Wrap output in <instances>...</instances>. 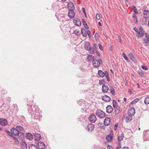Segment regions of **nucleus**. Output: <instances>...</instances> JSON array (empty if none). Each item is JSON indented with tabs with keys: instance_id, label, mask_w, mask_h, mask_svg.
Here are the masks:
<instances>
[{
	"instance_id": "nucleus-1",
	"label": "nucleus",
	"mask_w": 149,
	"mask_h": 149,
	"mask_svg": "<svg viewBox=\"0 0 149 149\" xmlns=\"http://www.w3.org/2000/svg\"><path fill=\"white\" fill-rule=\"evenodd\" d=\"M102 62L101 59H99L98 60L93 59L92 61L93 65L95 68H97L100 66V64L102 63Z\"/></svg>"
},
{
	"instance_id": "nucleus-2",
	"label": "nucleus",
	"mask_w": 149,
	"mask_h": 149,
	"mask_svg": "<svg viewBox=\"0 0 149 149\" xmlns=\"http://www.w3.org/2000/svg\"><path fill=\"white\" fill-rule=\"evenodd\" d=\"M142 10L143 12L144 17L145 20H148L149 19V11L146 6H144Z\"/></svg>"
},
{
	"instance_id": "nucleus-3",
	"label": "nucleus",
	"mask_w": 149,
	"mask_h": 149,
	"mask_svg": "<svg viewBox=\"0 0 149 149\" xmlns=\"http://www.w3.org/2000/svg\"><path fill=\"white\" fill-rule=\"evenodd\" d=\"M145 33L142 27H140L139 28L138 31H137L136 33V36L137 38H139L141 37H142L144 36Z\"/></svg>"
},
{
	"instance_id": "nucleus-4",
	"label": "nucleus",
	"mask_w": 149,
	"mask_h": 149,
	"mask_svg": "<svg viewBox=\"0 0 149 149\" xmlns=\"http://www.w3.org/2000/svg\"><path fill=\"white\" fill-rule=\"evenodd\" d=\"M95 114L98 117L101 118H104L105 115V113L100 110H97Z\"/></svg>"
},
{
	"instance_id": "nucleus-5",
	"label": "nucleus",
	"mask_w": 149,
	"mask_h": 149,
	"mask_svg": "<svg viewBox=\"0 0 149 149\" xmlns=\"http://www.w3.org/2000/svg\"><path fill=\"white\" fill-rule=\"evenodd\" d=\"M94 128V125L93 124L90 123L88 124L86 126V130L89 132H91L92 131Z\"/></svg>"
},
{
	"instance_id": "nucleus-6",
	"label": "nucleus",
	"mask_w": 149,
	"mask_h": 149,
	"mask_svg": "<svg viewBox=\"0 0 149 149\" xmlns=\"http://www.w3.org/2000/svg\"><path fill=\"white\" fill-rule=\"evenodd\" d=\"M89 120L92 123H94L96 120V116L94 114L91 115L88 118Z\"/></svg>"
},
{
	"instance_id": "nucleus-7",
	"label": "nucleus",
	"mask_w": 149,
	"mask_h": 149,
	"mask_svg": "<svg viewBox=\"0 0 149 149\" xmlns=\"http://www.w3.org/2000/svg\"><path fill=\"white\" fill-rule=\"evenodd\" d=\"M74 10L70 9L68 10V15L70 18H73L75 16V14Z\"/></svg>"
},
{
	"instance_id": "nucleus-8",
	"label": "nucleus",
	"mask_w": 149,
	"mask_h": 149,
	"mask_svg": "<svg viewBox=\"0 0 149 149\" xmlns=\"http://www.w3.org/2000/svg\"><path fill=\"white\" fill-rule=\"evenodd\" d=\"M38 148L39 149H45V145L43 142L42 141H39L38 143Z\"/></svg>"
},
{
	"instance_id": "nucleus-9",
	"label": "nucleus",
	"mask_w": 149,
	"mask_h": 149,
	"mask_svg": "<svg viewBox=\"0 0 149 149\" xmlns=\"http://www.w3.org/2000/svg\"><path fill=\"white\" fill-rule=\"evenodd\" d=\"M8 124V121L5 119L3 118H0V124L1 125L4 126Z\"/></svg>"
},
{
	"instance_id": "nucleus-10",
	"label": "nucleus",
	"mask_w": 149,
	"mask_h": 149,
	"mask_svg": "<svg viewBox=\"0 0 149 149\" xmlns=\"http://www.w3.org/2000/svg\"><path fill=\"white\" fill-rule=\"evenodd\" d=\"M11 132L12 134L15 136H18L19 133L17 129L14 128H13L11 129Z\"/></svg>"
},
{
	"instance_id": "nucleus-11",
	"label": "nucleus",
	"mask_w": 149,
	"mask_h": 149,
	"mask_svg": "<svg viewBox=\"0 0 149 149\" xmlns=\"http://www.w3.org/2000/svg\"><path fill=\"white\" fill-rule=\"evenodd\" d=\"M109 89L108 86L105 84H103L102 86V91L103 93H107Z\"/></svg>"
},
{
	"instance_id": "nucleus-12",
	"label": "nucleus",
	"mask_w": 149,
	"mask_h": 149,
	"mask_svg": "<svg viewBox=\"0 0 149 149\" xmlns=\"http://www.w3.org/2000/svg\"><path fill=\"white\" fill-rule=\"evenodd\" d=\"M102 99L104 101L108 102L110 101L111 98L109 97L106 95L102 97Z\"/></svg>"
},
{
	"instance_id": "nucleus-13",
	"label": "nucleus",
	"mask_w": 149,
	"mask_h": 149,
	"mask_svg": "<svg viewBox=\"0 0 149 149\" xmlns=\"http://www.w3.org/2000/svg\"><path fill=\"white\" fill-rule=\"evenodd\" d=\"M110 119L109 117H106L104 120V124L105 126H108L110 123Z\"/></svg>"
},
{
	"instance_id": "nucleus-14",
	"label": "nucleus",
	"mask_w": 149,
	"mask_h": 149,
	"mask_svg": "<svg viewBox=\"0 0 149 149\" xmlns=\"http://www.w3.org/2000/svg\"><path fill=\"white\" fill-rule=\"evenodd\" d=\"M68 10H74L75 7L73 3L72 2H70L68 4Z\"/></svg>"
},
{
	"instance_id": "nucleus-15",
	"label": "nucleus",
	"mask_w": 149,
	"mask_h": 149,
	"mask_svg": "<svg viewBox=\"0 0 149 149\" xmlns=\"http://www.w3.org/2000/svg\"><path fill=\"white\" fill-rule=\"evenodd\" d=\"M146 39L144 38L143 40L144 42V44L146 46H147L148 45L149 43V35L146 34Z\"/></svg>"
},
{
	"instance_id": "nucleus-16",
	"label": "nucleus",
	"mask_w": 149,
	"mask_h": 149,
	"mask_svg": "<svg viewBox=\"0 0 149 149\" xmlns=\"http://www.w3.org/2000/svg\"><path fill=\"white\" fill-rule=\"evenodd\" d=\"M84 43L85 48L88 51L91 47L90 43L88 41H86L84 42Z\"/></svg>"
},
{
	"instance_id": "nucleus-17",
	"label": "nucleus",
	"mask_w": 149,
	"mask_h": 149,
	"mask_svg": "<svg viewBox=\"0 0 149 149\" xmlns=\"http://www.w3.org/2000/svg\"><path fill=\"white\" fill-rule=\"evenodd\" d=\"M106 111L108 113H111L113 111V108L111 106L108 105L106 107Z\"/></svg>"
},
{
	"instance_id": "nucleus-18",
	"label": "nucleus",
	"mask_w": 149,
	"mask_h": 149,
	"mask_svg": "<svg viewBox=\"0 0 149 149\" xmlns=\"http://www.w3.org/2000/svg\"><path fill=\"white\" fill-rule=\"evenodd\" d=\"M135 109L133 108H132L128 112V115H134L135 113Z\"/></svg>"
},
{
	"instance_id": "nucleus-19",
	"label": "nucleus",
	"mask_w": 149,
	"mask_h": 149,
	"mask_svg": "<svg viewBox=\"0 0 149 149\" xmlns=\"http://www.w3.org/2000/svg\"><path fill=\"white\" fill-rule=\"evenodd\" d=\"M26 138L29 140H31L33 139V137L32 134L30 133H27L26 134Z\"/></svg>"
},
{
	"instance_id": "nucleus-20",
	"label": "nucleus",
	"mask_w": 149,
	"mask_h": 149,
	"mask_svg": "<svg viewBox=\"0 0 149 149\" xmlns=\"http://www.w3.org/2000/svg\"><path fill=\"white\" fill-rule=\"evenodd\" d=\"M74 22L75 24L77 26H80L81 25V22L79 19L77 18L75 19L74 20Z\"/></svg>"
},
{
	"instance_id": "nucleus-21",
	"label": "nucleus",
	"mask_w": 149,
	"mask_h": 149,
	"mask_svg": "<svg viewBox=\"0 0 149 149\" xmlns=\"http://www.w3.org/2000/svg\"><path fill=\"white\" fill-rule=\"evenodd\" d=\"M87 31L84 28H82L81 30V32L82 35V36L84 37H86L87 36L86 34Z\"/></svg>"
},
{
	"instance_id": "nucleus-22",
	"label": "nucleus",
	"mask_w": 149,
	"mask_h": 149,
	"mask_svg": "<svg viewBox=\"0 0 149 149\" xmlns=\"http://www.w3.org/2000/svg\"><path fill=\"white\" fill-rule=\"evenodd\" d=\"M34 136L35 139L36 141H39L41 139V136L39 134L35 133Z\"/></svg>"
},
{
	"instance_id": "nucleus-23",
	"label": "nucleus",
	"mask_w": 149,
	"mask_h": 149,
	"mask_svg": "<svg viewBox=\"0 0 149 149\" xmlns=\"http://www.w3.org/2000/svg\"><path fill=\"white\" fill-rule=\"evenodd\" d=\"M16 128L17 129L18 131H19L22 134V133L24 131V130L23 129V128L20 126H17Z\"/></svg>"
},
{
	"instance_id": "nucleus-24",
	"label": "nucleus",
	"mask_w": 149,
	"mask_h": 149,
	"mask_svg": "<svg viewBox=\"0 0 149 149\" xmlns=\"http://www.w3.org/2000/svg\"><path fill=\"white\" fill-rule=\"evenodd\" d=\"M132 116L131 115H128V116H127L126 117V121L127 123L129 122L132 120Z\"/></svg>"
},
{
	"instance_id": "nucleus-25",
	"label": "nucleus",
	"mask_w": 149,
	"mask_h": 149,
	"mask_svg": "<svg viewBox=\"0 0 149 149\" xmlns=\"http://www.w3.org/2000/svg\"><path fill=\"white\" fill-rule=\"evenodd\" d=\"M21 146L22 149H26L27 148L26 143L25 142L23 141L22 143Z\"/></svg>"
},
{
	"instance_id": "nucleus-26",
	"label": "nucleus",
	"mask_w": 149,
	"mask_h": 149,
	"mask_svg": "<svg viewBox=\"0 0 149 149\" xmlns=\"http://www.w3.org/2000/svg\"><path fill=\"white\" fill-rule=\"evenodd\" d=\"M144 135L146 138H148L149 139V130H146L144 132Z\"/></svg>"
},
{
	"instance_id": "nucleus-27",
	"label": "nucleus",
	"mask_w": 149,
	"mask_h": 149,
	"mask_svg": "<svg viewBox=\"0 0 149 149\" xmlns=\"http://www.w3.org/2000/svg\"><path fill=\"white\" fill-rule=\"evenodd\" d=\"M95 59L94 57L91 55H88L87 58V60L88 61H93V59Z\"/></svg>"
},
{
	"instance_id": "nucleus-28",
	"label": "nucleus",
	"mask_w": 149,
	"mask_h": 149,
	"mask_svg": "<svg viewBox=\"0 0 149 149\" xmlns=\"http://www.w3.org/2000/svg\"><path fill=\"white\" fill-rule=\"evenodd\" d=\"M105 73H104L101 70H99L98 71V74L101 77H103L105 76Z\"/></svg>"
},
{
	"instance_id": "nucleus-29",
	"label": "nucleus",
	"mask_w": 149,
	"mask_h": 149,
	"mask_svg": "<svg viewBox=\"0 0 149 149\" xmlns=\"http://www.w3.org/2000/svg\"><path fill=\"white\" fill-rule=\"evenodd\" d=\"M106 139L109 142H111L113 139V136L111 135H108L106 136Z\"/></svg>"
},
{
	"instance_id": "nucleus-30",
	"label": "nucleus",
	"mask_w": 149,
	"mask_h": 149,
	"mask_svg": "<svg viewBox=\"0 0 149 149\" xmlns=\"http://www.w3.org/2000/svg\"><path fill=\"white\" fill-rule=\"evenodd\" d=\"M28 148V149H38L37 146L34 144L29 145Z\"/></svg>"
},
{
	"instance_id": "nucleus-31",
	"label": "nucleus",
	"mask_w": 149,
	"mask_h": 149,
	"mask_svg": "<svg viewBox=\"0 0 149 149\" xmlns=\"http://www.w3.org/2000/svg\"><path fill=\"white\" fill-rule=\"evenodd\" d=\"M123 137L124 135L123 133L119 135L118 137V141L120 142L121 140H123Z\"/></svg>"
},
{
	"instance_id": "nucleus-32",
	"label": "nucleus",
	"mask_w": 149,
	"mask_h": 149,
	"mask_svg": "<svg viewBox=\"0 0 149 149\" xmlns=\"http://www.w3.org/2000/svg\"><path fill=\"white\" fill-rule=\"evenodd\" d=\"M120 109V108L119 107L117 106V107H116V109L115 111V113L117 115L119 113Z\"/></svg>"
},
{
	"instance_id": "nucleus-33",
	"label": "nucleus",
	"mask_w": 149,
	"mask_h": 149,
	"mask_svg": "<svg viewBox=\"0 0 149 149\" xmlns=\"http://www.w3.org/2000/svg\"><path fill=\"white\" fill-rule=\"evenodd\" d=\"M122 55L123 57L127 62H130V60L128 59L127 57L126 56L125 54L124 53H123L122 54Z\"/></svg>"
},
{
	"instance_id": "nucleus-34",
	"label": "nucleus",
	"mask_w": 149,
	"mask_h": 149,
	"mask_svg": "<svg viewBox=\"0 0 149 149\" xmlns=\"http://www.w3.org/2000/svg\"><path fill=\"white\" fill-rule=\"evenodd\" d=\"M129 56L130 58L132 60V61H134V60H135V58L134 56L132 53H130L129 54Z\"/></svg>"
},
{
	"instance_id": "nucleus-35",
	"label": "nucleus",
	"mask_w": 149,
	"mask_h": 149,
	"mask_svg": "<svg viewBox=\"0 0 149 149\" xmlns=\"http://www.w3.org/2000/svg\"><path fill=\"white\" fill-rule=\"evenodd\" d=\"M144 103L147 104H149V97H147L145 99L144 101Z\"/></svg>"
},
{
	"instance_id": "nucleus-36",
	"label": "nucleus",
	"mask_w": 149,
	"mask_h": 149,
	"mask_svg": "<svg viewBox=\"0 0 149 149\" xmlns=\"http://www.w3.org/2000/svg\"><path fill=\"white\" fill-rule=\"evenodd\" d=\"M132 17L133 18V20L134 21L135 23L137 24V20L136 15L134 14L133 16Z\"/></svg>"
},
{
	"instance_id": "nucleus-37",
	"label": "nucleus",
	"mask_w": 149,
	"mask_h": 149,
	"mask_svg": "<svg viewBox=\"0 0 149 149\" xmlns=\"http://www.w3.org/2000/svg\"><path fill=\"white\" fill-rule=\"evenodd\" d=\"M110 92L113 95H114V94L115 91L113 88L112 86H111L110 87Z\"/></svg>"
},
{
	"instance_id": "nucleus-38",
	"label": "nucleus",
	"mask_w": 149,
	"mask_h": 149,
	"mask_svg": "<svg viewBox=\"0 0 149 149\" xmlns=\"http://www.w3.org/2000/svg\"><path fill=\"white\" fill-rule=\"evenodd\" d=\"M139 99L138 98H136L134 99V100L132 101L131 102V104H135L136 102H138L139 100Z\"/></svg>"
},
{
	"instance_id": "nucleus-39",
	"label": "nucleus",
	"mask_w": 149,
	"mask_h": 149,
	"mask_svg": "<svg viewBox=\"0 0 149 149\" xmlns=\"http://www.w3.org/2000/svg\"><path fill=\"white\" fill-rule=\"evenodd\" d=\"M74 33L77 36H79L80 35L79 31L78 30H76L74 31Z\"/></svg>"
},
{
	"instance_id": "nucleus-40",
	"label": "nucleus",
	"mask_w": 149,
	"mask_h": 149,
	"mask_svg": "<svg viewBox=\"0 0 149 149\" xmlns=\"http://www.w3.org/2000/svg\"><path fill=\"white\" fill-rule=\"evenodd\" d=\"M88 51H89V53L91 54H93L95 52V50L93 48H91V47Z\"/></svg>"
},
{
	"instance_id": "nucleus-41",
	"label": "nucleus",
	"mask_w": 149,
	"mask_h": 149,
	"mask_svg": "<svg viewBox=\"0 0 149 149\" xmlns=\"http://www.w3.org/2000/svg\"><path fill=\"white\" fill-rule=\"evenodd\" d=\"M5 132L9 136H10L13 137V135L12 134V133L10 132L9 131L6 130H5Z\"/></svg>"
},
{
	"instance_id": "nucleus-42",
	"label": "nucleus",
	"mask_w": 149,
	"mask_h": 149,
	"mask_svg": "<svg viewBox=\"0 0 149 149\" xmlns=\"http://www.w3.org/2000/svg\"><path fill=\"white\" fill-rule=\"evenodd\" d=\"M105 75H106V77L107 79V80L108 81H110L109 77V76L108 74V72L107 71H105Z\"/></svg>"
},
{
	"instance_id": "nucleus-43",
	"label": "nucleus",
	"mask_w": 149,
	"mask_h": 149,
	"mask_svg": "<svg viewBox=\"0 0 149 149\" xmlns=\"http://www.w3.org/2000/svg\"><path fill=\"white\" fill-rule=\"evenodd\" d=\"M137 72L142 77H143L144 75V74L141 70H138Z\"/></svg>"
},
{
	"instance_id": "nucleus-44",
	"label": "nucleus",
	"mask_w": 149,
	"mask_h": 149,
	"mask_svg": "<svg viewBox=\"0 0 149 149\" xmlns=\"http://www.w3.org/2000/svg\"><path fill=\"white\" fill-rule=\"evenodd\" d=\"M13 140L14 141V142L16 144H18L19 143V141L17 139L13 136Z\"/></svg>"
},
{
	"instance_id": "nucleus-45",
	"label": "nucleus",
	"mask_w": 149,
	"mask_h": 149,
	"mask_svg": "<svg viewBox=\"0 0 149 149\" xmlns=\"http://www.w3.org/2000/svg\"><path fill=\"white\" fill-rule=\"evenodd\" d=\"M104 80L101 79L99 81V85H101L102 84H103H103H104Z\"/></svg>"
},
{
	"instance_id": "nucleus-46",
	"label": "nucleus",
	"mask_w": 149,
	"mask_h": 149,
	"mask_svg": "<svg viewBox=\"0 0 149 149\" xmlns=\"http://www.w3.org/2000/svg\"><path fill=\"white\" fill-rule=\"evenodd\" d=\"M142 68L145 70H148V68L147 66L145 65H142L141 66Z\"/></svg>"
},
{
	"instance_id": "nucleus-47",
	"label": "nucleus",
	"mask_w": 149,
	"mask_h": 149,
	"mask_svg": "<svg viewBox=\"0 0 149 149\" xmlns=\"http://www.w3.org/2000/svg\"><path fill=\"white\" fill-rule=\"evenodd\" d=\"M113 106L114 108H115L116 107V101L114 100H113Z\"/></svg>"
},
{
	"instance_id": "nucleus-48",
	"label": "nucleus",
	"mask_w": 149,
	"mask_h": 149,
	"mask_svg": "<svg viewBox=\"0 0 149 149\" xmlns=\"http://www.w3.org/2000/svg\"><path fill=\"white\" fill-rule=\"evenodd\" d=\"M98 34L97 33H96L95 34L94 36V37L95 38V39L97 40L98 39Z\"/></svg>"
},
{
	"instance_id": "nucleus-49",
	"label": "nucleus",
	"mask_w": 149,
	"mask_h": 149,
	"mask_svg": "<svg viewBox=\"0 0 149 149\" xmlns=\"http://www.w3.org/2000/svg\"><path fill=\"white\" fill-rule=\"evenodd\" d=\"M96 19L97 20H99L100 19V16L99 14L97 13L96 16Z\"/></svg>"
},
{
	"instance_id": "nucleus-50",
	"label": "nucleus",
	"mask_w": 149,
	"mask_h": 149,
	"mask_svg": "<svg viewBox=\"0 0 149 149\" xmlns=\"http://www.w3.org/2000/svg\"><path fill=\"white\" fill-rule=\"evenodd\" d=\"M86 34H87L88 36H89V37H91V32L89 30H87Z\"/></svg>"
},
{
	"instance_id": "nucleus-51",
	"label": "nucleus",
	"mask_w": 149,
	"mask_h": 149,
	"mask_svg": "<svg viewBox=\"0 0 149 149\" xmlns=\"http://www.w3.org/2000/svg\"><path fill=\"white\" fill-rule=\"evenodd\" d=\"M98 47L101 50H103V47L100 44H98Z\"/></svg>"
},
{
	"instance_id": "nucleus-52",
	"label": "nucleus",
	"mask_w": 149,
	"mask_h": 149,
	"mask_svg": "<svg viewBox=\"0 0 149 149\" xmlns=\"http://www.w3.org/2000/svg\"><path fill=\"white\" fill-rule=\"evenodd\" d=\"M133 7L134 8L133 10L134 12L136 13H138V12H137V10L136 8L134 6H133Z\"/></svg>"
},
{
	"instance_id": "nucleus-53",
	"label": "nucleus",
	"mask_w": 149,
	"mask_h": 149,
	"mask_svg": "<svg viewBox=\"0 0 149 149\" xmlns=\"http://www.w3.org/2000/svg\"><path fill=\"white\" fill-rule=\"evenodd\" d=\"M118 125V123H116L114 125V130H116V128L117 127Z\"/></svg>"
},
{
	"instance_id": "nucleus-54",
	"label": "nucleus",
	"mask_w": 149,
	"mask_h": 149,
	"mask_svg": "<svg viewBox=\"0 0 149 149\" xmlns=\"http://www.w3.org/2000/svg\"><path fill=\"white\" fill-rule=\"evenodd\" d=\"M82 10L83 11V12L84 13L85 16L86 17H87V16H86V13L85 12V8H82Z\"/></svg>"
},
{
	"instance_id": "nucleus-55",
	"label": "nucleus",
	"mask_w": 149,
	"mask_h": 149,
	"mask_svg": "<svg viewBox=\"0 0 149 149\" xmlns=\"http://www.w3.org/2000/svg\"><path fill=\"white\" fill-rule=\"evenodd\" d=\"M118 148H121V146L120 142L118 141Z\"/></svg>"
},
{
	"instance_id": "nucleus-56",
	"label": "nucleus",
	"mask_w": 149,
	"mask_h": 149,
	"mask_svg": "<svg viewBox=\"0 0 149 149\" xmlns=\"http://www.w3.org/2000/svg\"><path fill=\"white\" fill-rule=\"evenodd\" d=\"M82 22L84 25L86 24H87L86 21L84 20V19H82Z\"/></svg>"
},
{
	"instance_id": "nucleus-57",
	"label": "nucleus",
	"mask_w": 149,
	"mask_h": 149,
	"mask_svg": "<svg viewBox=\"0 0 149 149\" xmlns=\"http://www.w3.org/2000/svg\"><path fill=\"white\" fill-rule=\"evenodd\" d=\"M93 47L94 48V49L95 50H96L97 48L96 47V45L95 44H93Z\"/></svg>"
},
{
	"instance_id": "nucleus-58",
	"label": "nucleus",
	"mask_w": 149,
	"mask_h": 149,
	"mask_svg": "<svg viewBox=\"0 0 149 149\" xmlns=\"http://www.w3.org/2000/svg\"><path fill=\"white\" fill-rule=\"evenodd\" d=\"M118 38L119 40V42H121L122 40H121V38L120 36H118Z\"/></svg>"
},
{
	"instance_id": "nucleus-59",
	"label": "nucleus",
	"mask_w": 149,
	"mask_h": 149,
	"mask_svg": "<svg viewBox=\"0 0 149 149\" xmlns=\"http://www.w3.org/2000/svg\"><path fill=\"white\" fill-rule=\"evenodd\" d=\"M84 27L86 29H88L89 27L87 24H86L84 25Z\"/></svg>"
},
{
	"instance_id": "nucleus-60",
	"label": "nucleus",
	"mask_w": 149,
	"mask_h": 149,
	"mask_svg": "<svg viewBox=\"0 0 149 149\" xmlns=\"http://www.w3.org/2000/svg\"><path fill=\"white\" fill-rule=\"evenodd\" d=\"M112 146L109 145L107 146V149H112Z\"/></svg>"
},
{
	"instance_id": "nucleus-61",
	"label": "nucleus",
	"mask_w": 149,
	"mask_h": 149,
	"mask_svg": "<svg viewBox=\"0 0 149 149\" xmlns=\"http://www.w3.org/2000/svg\"><path fill=\"white\" fill-rule=\"evenodd\" d=\"M96 54L98 56L100 55V53L97 50H96Z\"/></svg>"
},
{
	"instance_id": "nucleus-62",
	"label": "nucleus",
	"mask_w": 149,
	"mask_h": 149,
	"mask_svg": "<svg viewBox=\"0 0 149 149\" xmlns=\"http://www.w3.org/2000/svg\"><path fill=\"white\" fill-rule=\"evenodd\" d=\"M134 29L136 32V33H137V31H139V30L136 27L134 28Z\"/></svg>"
},
{
	"instance_id": "nucleus-63",
	"label": "nucleus",
	"mask_w": 149,
	"mask_h": 149,
	"mask_svg": "<svg viewBox=\"0 0 149 149\" xmlns=\"http://www.w3.org/2000/svg\"><path fill=\"white\" fill-rule=\"evenodd\" d=\"M122 149H129V148L127 147H124Z\"/></svg>"
},
{
	"instance_id": "nucleus-64",
	"label": "nucleus",
	"mask_w": 149,
	"mask_h": 149,
	"mask_svg": "<svg viewBox=\"0 0 149 149\" xmlns=\"http://www.w3.org/2000/svg\"><path fill=\"white\" fill-rule=\"evenodd\" d=\"M98 24L99 25H100V26H102V24L100 22H98Z\"/></svg>"
}]
</instances>
